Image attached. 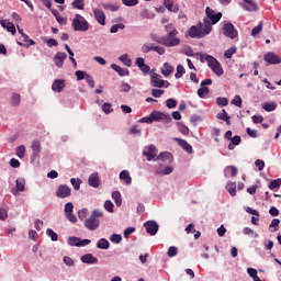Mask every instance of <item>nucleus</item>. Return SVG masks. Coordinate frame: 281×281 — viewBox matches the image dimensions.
I'll list each match as a JSON object with an SVG mask.
<instances>
[{"mask_svg":"<svg viewBox=\"0 0 281 281\" xmlns=\"http://www.w3.org/2000/svg\"><path fill=\"white\" fill-rule=\"evenodd\" d=\"M212 33V26L204 22H198L196 25H193L188 31V36L190 38H205V36Z\"/></svg>","mask_w":281,"mask_h":281,"instance_id":"f257e3e1","label":"nucleus"},{"mask_svg":"<svg viewBox=\"0 0 281 281\" xmlns=\"http://www.w3.org/2000/svg\"><path fill=\"white\" fill-rule=\"evenodd\" d=\"M195 56H200L201 63H207L210 69L215 74V76H223V66H221V61L214 56L201 53H195Z\"/></svg>","mask_w":281,"mask_h":281,"instance_id":"f03ea898","label":"nucleus"},{"mask_svg":"<svg viewBox=\"0 0 281 281\" xmlns=\"http://www.w3.org/2000/svg\"><path fill=\"white\" fill-rule=\"evenodd\" d=\"M71 25L75 32H89V21L81 14H75Z\"/></svg>","mask_w":281,"mask_h":281,"instance_id":"7ed1b4c3","label":"nucleus"},{"mask_svg":"<svg viewBox=\"0 0 281 281\" xmlns=\"http://www.w3.org/2000/svg\"><path fill=\"white\" fill-rule=\"evenodd\" d=\"M205 12L206 18L203 19L204 25L209 24L212 27V25H216V23L223 19L222 12L215 13L210 7H206Z\"/></svg>","mask_w":281,"mask_h":281,"instance_id":"20e7f679","label":"nucleus"},{"mask_svg":"<svg viewBox=\"0 0 281 281\" xmlns=\"http://www.w3.org/2000/svg\"><path fill=\"white\" fill-rule=\"evenodd\" d=\"M179 31L172 30L166 36H164V45L165 47H177L181 45V40L177 37Z\"/></svg>","mask_w":281,"mask_h":281,"instance_id":"39448f33","label":"nucleus"},{"mask_svg":"<svg viewBox=\"0 0 281 281\" xmlns=\"http://www.w3.org/2000/svg\"><path fill=\"white\" fill-rule=\"evenodd\" d=\"M150 86L156 89H168V87H170V82L168 80L161 79L159 74L154 72L150 76Z\"/></svg>","mask_w":281,"mask_h":281,"instance_id":"423d86ee","label":"nucleus"},{"mask_svg":"<svg viewBox=\"0 0 281 281\" xmlns=\"http://www.w3.org/2000/svg\"><path fill=\"white\" fill-rule=\"evenodd\" d=\"M223 34L232 41H234V38H238V31L236 30V27H234V24H232L231 22H224Z\"/></svg>","mask_w":281,"mask_h":281,"instance_id":"0eeeda50","label":"nucleus"},{"mask_svg":"<svg viewBox=\"0 0 281 281\" xmlns=\"http://www.w3.org/2000/svg\"><path fill=\"white\" fill-rule=\"evenodd\" d=\"M143 157H146L147 161H157V147L155 145L144 147Z\"/></svg>","mask_w":281,"mask_h":281,"instance_id":"6e6552de","label":"nucleus"},{"mask_svg":"<svg viewBox=\"0 0 281 281\" xmlns=\"http://www.w3.org/2000/svg\"><path fill=\"white\" fill-rule=\"evenodd\" d=\"M64 213L69 223H78V217L74 214V203H66L64 206Z\"/></svg>","mask_w":281,"mask_h":281,"instance_id":"1a4fd4ad","label":"nucleus"},{"mask_svg":"<svg viewBox=\"0 0 281 281\" xmlns=\"http://www.w3.org/2000/svg\"><path fill=\"white\" fill-rule=\"evenodd\" d=\"M151 117L154 122H165V124H170V122H172L170 114L160 111L151 112Z\"/></svg>","mask_w":281,"mask_h":281,"instance_id":"9d476101","label":"nucleus"},{"mask_svg":"<svg viewBox=\"0 0 281 281\" xmlns=\"http://www.w3.org/2000/svg\"><path fill=\"white\" fill-rule=\"evenodd\" d=\"M56 196L58 199H69L71 196V188L67 184H59L56 190Z\"/></svg>","mask_w":281,"mask_h":281,"instance_id":"9b49d317","label":"nucleus"},{"mask_svg":"<svg viewBox=\"0 0 281 281\" xmlns=\"http://www.w3.org/2000/svg\"><path fill=\"white\" fill-rule=\"evenodd\" d=\"M263 60L267 63V65H281V57L273 52L267 53L263 56Z\"/></svg>","mask_w":281,"mask_h":281,"instance_id":"f8f14e48","label":"nucleus"},{"mask_svg":"<svg viewBox=\"0 0 281 281\" xmlns=\"http://www.w3.org/2000/svg\"><path fill=\"white\" fill-rule=\"evenodd\" d=\"M144 227L149 236H157V232H159V224L155 221L145 222Z\"/></svg>","mask_w":281,"mask_h":281,"instance_id":"ddd939ff","label":"nucleus"},{"mask_svg":"<svg viewBox=\"0 0 281 281\" xmlns=\"http://www.w3.org/2000/svg\"><path fill=\"white\" fill-rule=\"evenodd\" d=\"M85 227L86 229H89L90 232H95V229H98V227H100V220L98 218H93V217H89L85 221Z\"/></svg>","mask_w":281,"mask_h":281,"instance_id":"4468645a","label":"nucleus"},{"mask_svg":"<svg viewBox=\"0 0 281 281\" xmlns=\"http://www.w3.org/2000/svg\"><path fill=\"white\" fill-rule=\"evenodd\" d=\"M240 3V8L246 10L247 12H256L258 10V3L254 0H243Z\"/></svg>","mask_w":281,"mask_h":281,"instance_id":"2eb2a0df","label":"nucleus"},{"mask_svg":"<svg viewBox=\"0 0 281 281\" xmlns=\"http://www.w3.org/2000/svg\"><path fill=\"white\" fill-rule=\"evenodd\" d=\"M53 60L56 67H58V69L63 68V65H65V60H67V53H56Z\"/></svg>","mask_w":281,"mask_h":281,"instance_id":"dca6fc26","label":"nucleus"},{"mask_svg":"<svg viewBox=\"0 0 281 281\" xmlns=\"http://www.w3.org/2000/svg\"><path fill=\"white\" fill-rule=\"evenodd\" d=\"M80 261L83 265H98V257L93 256L91 252H88L80 257Z\"/></svg>","mask_w":281,"mask_h":281,"instance_id":"f3484780","label":"nucleus"},{"mask_svg":"<svg viewBox=\"0 0 281 281\" xmlns=\"http://www.w3.org/2000/svg\"><path fill=\"white\" fill-rule=\"evenodd\" d=\"M176 142H178V145L188 153V155H192L194 153V149L192 148V145L189 144L188 140L182 138H175Z\"/></svg>","mask_w":281,"mask_h":281,"instance_id":"a211bd4d","label":"nucleus"},{"mask_svg":"<svg viewBox=\"0 0 281 281\" xmlns=\"http://www.w3.org/2000/svg\"><path fill=\"white\" fill-rule=\"evenodd\" d=\"M100 175L98 172H93L89 176L88 178V186H90V188H100Z\"/></svg>","mask_w":281,"mask_h":281,"instance_id":"6ab92c4d","label":"nucleus"},{"mask_svg":"<svg viewBox=\"0 0 281 281\" xmlns=\"http://www.w3.org/2000/svg\"><path fill=\"white\" fill-rule=\"evenodd\" d=\"M31 148L33 150L32 157L33 159H36V157L41 156V153L43 150V147L41 146V140L35 139L31 144Z\"/></svg>","mask_w":281,"mask_h":281,"instance_id":"aec40b11","label":"nucleus"},{"mask_svg":"<svg viewBox=\"0 0 281 281\" xmlns=\"http://www.w3.org/2000/svg\"><path fill=\"white\" fill-rule=\"evenodd\" d=\"M93 15L95 21L99 22L100 25H106V14H104V11L100 9H94Z\"/></svg>","mask_w":281,"mask_h":281,"instance_id":"412c9836","label":"nucleus"},{"mask_svg":"<svg viewBox=\"0 0 281 281\" xmlns=\"http://www.w3.org/2000/svg\"><path fill=\"white\" fill-rule=\"evenodd\" d=\"M172 172H175V168H172V166L164 167V165H159L155 171L156 175H162V176L172 175Z\"/></svg>","mask_w":281,"mask_h":281,"instance_id":"4be33fe9","label":"nucleus"},{"mask_svg":"<svg viewBox=\"0 0 281 281\" xmlns=\"http://www.w3.org/2000/svg\"><path fill=\"white\" fill-rule=\"evenodd\" d=\"M52 89L55 93H63L65 89V79H56L52 85Z\"/></svg>","mask_w":281,"mask_h":281,"instance_id":"5701e85b","label":"nucleus"},{"mask_svg":"<svg viewBox=\"0 0 281 281\" xmlns=\"http://www.w3.org/2000/svg\"><path fill=\"white\" fill-rule=\"evenodd\" d=\"M172 154L169 151H162L156 157V161H162L164 164H172Z\"/></svg>","mask_w":281,"mask_h":281,"instance_id":"b1692460","label":"nucleus"},{"mask_svg":"<svg viewBox=\"0 0 281 281\" xmlns=\"http://www.w3.org/2000/svg\"><path fill=\"white\" fill-rule=\"evenodd\" d=\"M111 69H113V71L119 74L121 76V78H124V76H131V70H128L127 68H122L121 66H119L116 64H112Z\"/></svg>","mask_w":281,"mask_h":281,"instance_id":"393cba45","label":"nucleus"},{"mask_svg":"<svg viewBox=\"0 0 281 281\" xmlns=\"http://www.w3.org/2000/svg\"><path fill=\"white\" fill-rule=\"evenodd\" d=\"M120 179L121 181H124L125 186H131V183H133V178H131L128 170L121 171Z\"/></svg>","mask_w":281,"mask_h":281,"instance_id":"a878e982","label":"nucleus"},{"mask_svg":"<svg viewBox=\"0 0 281 281\" xmlns=\"http://www.w3.org/2000/svg\"><path fill=\"white\" fill-rule=\"evenodd\" d=\"M161 74L165 76V78H168V76H171V74H175V67L170 65L169 63H165L161 68Z\"/></svg>","mask_w":281,"mask_h":281,"instance_id":"bb28decb","label":"nucleus"},{"mask_svg":"<svg viewBox=\"0 0 281 281\" xmlns=\"http://www.w3.org/2000/svg\"><path fill=\"white\" fill-rule=\"evenodd\" d=\"M15 188L16 190L12 191L14 195H16V192H24L25 190V180L23 178L15 180Z\"/></svg>","mask_w":281,"mask_h":281,"instance_id":"cd10ccee","label":"nucleus"},{"mask_svg":"<svg viewBox=\"0 0 281 281\" xmlns=\"http://www.w3.org/2000/svg\"><path fill=\"white\" fill-rule=\"evenodd\" d=\"M228 144V150H234L236 146H240V142H243V138H240L239 135L234 136L233 138L229 139Z\"/></svg>","mask_w":281,"mask_h":281,"instance_id":"c85d7f7f","label":"nucleus"},{"mask_svg":"<svg viewBox=\"0 0 281 281\" xmlns=\"http://www.w3.org/2000/svg\"><path fill=\"white\" fill-rule=\"evenodd\" d=\"M225 177H236L238 175V168L236 166H227L224 169Z\"/></svg>","mask_w":281,"mask_h":281,"instance_id":"c756f323","label":"nucleus"},{"mask_svg":"<svg viewBox=\"0 0 281 281\" xmlns=\"http://www.w3.org/2000/svg\"><path fill=\"white\" fill-rule=\"evenodd\" d=\"M111 247V243H109V239L101 238L97 241V249L106 250Z\"/></svg>","mask_w":281,"mask_h":281,"instance_id":"7c9ffc66","label":"nucleus"},{"mask_svg":"<svg viewBox=\"0 0 281 281\" xmlns=\"http://www.w3.org/2000/svg\"><path fill=\"white\" fill-rule=\"evenodd\" d=\"M262 109L266 110L267 113H271L272 111H276V109H278V103H276L274 101L262 103Z\"/></svg>","mask_w":281,"mask_h":281,"instance_id":"2f4dec72","label":"nucleus"},{"mask_svg":"<svg viewBox=\"0 0 281 281\" xmlns=\"http://www.w3.org/2000/svg\"><path fill=\"white\" fill-rule=\"evenodd\" d=\"M119 60L123 63L125 67H133V59L128 57V54H123L119 57Z\"/></svg>","mask_w":281,"mask_h":281,"instance_id":"473e14b6","label":"nucleus"},{"mask_svg":"<svg viewBox=\"0 0 281 281\" xmlns=\"http://www.w3.org/2000/svg\"><path fill=\"white\" fill-rule=\"evenodd\" d=\"M112 199L116 207H120L122 205V193H120V191L112 192Z\"/></svg>","mask_w":281,"mask_h":281,"instance_id":"72a5a7b5","label":"nucleus"},{"mask_svg":"<svg viewBox=\"0 0 281 281\" xmlns=\"http://www.w3.org/2000/svg\"><path fill=\"white\" fill-rule=\"evenodd\" d=\"M183 74H186V68L183 67V65L179 64L175 74L176 80L183 78Z\"/></svg>","mask_w":281,"mask_h":281,"instance_id":"f704fd0d","label":"nucleus"},{"mask_svg":"<svg viewBox=\"0 0 281 281\" xmlns=\"http://www.w3.org/2000/svg\"><path fill=\"white\" fill-rule=\"evenodd\" d=\"M69 247H80V237H68Z\"/></svg>","mask_w":281,"mask_h":281,"instance_id":"c9c22d12","label":"nucleus"},{"mask_svg":"<svg viewBox=\"0 0 281 281\" xmlns=\"http://www.w3.org/2000/svg\"><path fill=\"white\" fill-rule=\"evenodd\" d=\"M226 190L231 196H236V184L235 182H228L226 184Z\"/></svg>","mask_w":281,"mask_h":281,"instance_id":"e433bc0d","label":"nucleus"},{"mask_svg":"<svg viewBox=\"0 0 281 281\" xmlns=\"http://www.w3.org/2000/svg\"><path fill=\"white\" fill-rule=\"evenodd\" d=\"M21 104V94L13 93L11 97V106H19Z\"/></svg>","mask_w":281,"mask_h":281,"instance_id":"4c0bfd02","label":"nucleus"},{"mask_svg":"<svg viewBox=\"0 0 281 281\" xmlns=\"http://www.w3.org/2000/svg\"><path fill=\"white\" fill-rule=\"evenodd\" d=\"M15 155L20 159H23L25 157V145H20L15 148Z\"/></svg>","mask_w":281,"mask_h":281,"instance_id":"58836bf2","label":"nucleus"},{"mask_svg":"<svg viewBox=\"0 0 281 281\" xmlns=\"http://www.w3.org/2000/svg\"><path fill=\"white\" fill-rule=\"evenodd\" d=\"M103 207L104 210H106V212H109L110 214H113L115 211H114V207L115 205L113 204V202H111V200H106L103 204Z\"/></svg>","mask_w":281,"mask_h":281,"instance_id":"ea45409f","label":"nucleus"},{"mask_svg":"<svg viewBox=\"0 0 281 281\" xmlns=\"http://www.w3.org/2000/svg\"><path fill=\"white\" fill-rule=\"evenodd\" d=\"M180 54H183L184 56L193 57L194 50L190 46H184L181 48Z\"/></svg>","mask_w":281,"mask_h":281,"instance_id":"a19ab883","label":"nucleus"},{"mask_svg":"<svg viewBox=\"0 0 281 281\" xmlns=\"http://www.w3.org/2000/svg\"><path fill=\"white\" fill-rule=\"evenodd\" d=\"M280 186H281V178H278V179H274V180L270 181L269 189L270 190H277L278 188H280Z\"/></svg>","mask_w":281,"mask_h":281,"instance_id":"79ce46f5","label":"nucleus"},{"mask_svg":"<svg viewBox=\"0 0 281 281\" xmlns=\"http://www.w3.org/2000/svg\"><path fill=\"white\" fill-rule=\"evenodd\" d=\"M237 49L238 48L236 46H232L231 48L225 50L224 58H228V59L232 58L234 56V54H236Z\"/></svg>","mask_w":281,"mask_h":281,"instance_id":"37998d69","label":"nucleus"},{"mask_svg":"<svg viewBox=\"0 0 281 281\" xmlns=\"http://www.w3.org/2000/svg\"><path fill=\"white\" fill-rule=\"evenodd\" d=\"M63 262L66 265V267H76V261H74V259L69 256H64Z\"/></svg>","mask_w":281,"mask_h":281,"instance_id":"c03bdc74","label":"nucleus"},{"mask_svg":"<svg viewBox=\"0 0 281 281\" xmlns=\"http://www.w3.org/2000/svg\"><path fill=\"white\" fill-rule=\"evenodd\" d=\"M103 10H110V12H117L120 10V7L116 4H111V3H103L102 4Z\"/></svg>","mask_w":281,"mask_h":281,"instance_id":"a18cd8bd","label":"nucleus"},{"mask_svg":"<svg viewBox=\"0 0 281 281\" xmlns=\"http://www.w3.org/2000/svg\"><path fill=\"white\" fill-rule=\"evenodd\" d=\"M71 5L76 10H85V0H75Z\"/></svg>","mask_w":281,"mask_h":281,"instance_id":"49530a36","label":"nucleus"},{"mask_svg":"<svg viewBox=\"0 0 281 281\" xmlns=\"http://www.w3.org/2000/svg\"><path fill=\"white\" fill-rule=\"evenodd\" d=\"M70 183H71L74 190L78 191V190H80V186L82 184V180L76 179V178H71L70 179Z\"/></svg>","mask_w":281,"mask_h":281,"instance_id":"de8ad7c7","label":"nucleus"},{"mask_svg":"<svg viewBox=\"0 0 281 281\" xmlns=\"http://www.w3.org/2000/svg\"><path fill=\"white\" fill-rule=\"evenodd\" d=\"M177 254H179V248H177L176 246H171L168 248V251H167L168 258H175Z\"/></svg>","mask_w":281,"mask_h":281,"instance_id":"09e8293b","label":"nucleus"},{"mask_svg":"<svg viewBox=\"0 0 281 281\" xmlns=\"http://www.w3.org/2000/svg\"><path fill=\"white\" fill-rule=\"evenodd\" d=\"M46 236H49V238L56 243V240H58V234L56 232H54V229L52 228H47L46 229Z\"/></svg>","mask_w":281,"mask_h":281,"instance_id":"8fccbe9b","label":"nucleus"},{"mask_svg":"<svg viewBox=\"0 0 281 281\" xmlns=\"http://www.w3.org/2000/svg\"><path fill=\"white\" fill-rule=\"evenodd\" d=\"M243 234L245 236H251L252 238H258V233H255L254 229H251L250 227H245L243 229Z\"/></svg>","mask_w":281,"mask_h":281,"instance_id":"3c124183","label":"nucleus"},{"mask_svg":"<svg viewBox=\"0 0 281 281\" xmlns=\"http://www.w3.org/2000/svg\"><path fill=\"white\" fill-rule=\"evenodd\" d=\"M140 16L143 19H154L155 13L150 12L148 9H143L142 12H140Z\"/></svg>","mask_w":281,"mask_h":281,"instance_id":"603ef678","label":"nucleus"},{"mask_svg":"<svg viewBox=\"0 0 281 281\" xmlns=\"http://www.w3.org/2000/svg\"><path fill=\"white\" fill-rule=\"evenodd\" d=\"M143 54H148V52H155V45L154 44H143L142 46Z\"/></svg>","mask_w":281,"mask_h":281,"instance_id":"864d4df0","label":"nucleus"},{"mask_svg":"<svg viewBox=\"0 0 281 281\" xmlns=\"http://www.w3.org/2000/svg\"><path fill=\"white\" fill-rule=\"evenodd\" d=\"M110 240H111V243H114V245H120V243H122V235H120V234H112L110 236Z\"/></svg>","mask_w":281,"mask_h":281,"instance_id":"5fc2aeb1","label":"nucleus"},{"mask_svg":"<svg viewBox=\"0 0 281 281\" xmlns=\"http://www.w3.org/2000/svg\"><path fill=\"white\" fill-rule=\"evenodd\" d=\"M216 104L218 106H227L229 104V100H227V98H225V97H218L216 99Z\"/></svg>","mask_w":281,"mask_h":281,"instance_id":"6e6d98bb","label":"nucleus"},{"mask_svg":"<svg viewBox=\"0 0 281 281\" xmlns=\"http://www.w3.org/2000/svg\"><path fill=\"white\" fill-rule=\"evenodd\" d=\"M207 93H210V88L207 87H201L199 90H198V95L199 98H205L207 95Z\"/></svg>","mask_w":281,"mask_h":281,"instance_id":"4d7b16f0","label":"nucleus"},{"mask_svg":"<svg viewBox=\"0 0 281 281\" xmlns=\"http://www.w3.org/2000/svg\"><path fill=\"white\" fill-rule=\"evenodd\" d=\"M4 30H7V32H10L12 34V36H14V34H16V26H14V23H12V22H8Z\"/></svg>","mask_w":281,"mask_h":281,"instance_id":"13d9d810","label":"nucleus"},{"mask_svg":"<svg viewBox=\"0 0 281 281\" xmlns=\"http://www.w3.org/2000/svg\"><path fill=\"white\" fill-rule=\"evenodd\" d=\"M140 124H153V113H150L148 116L142 117L138 120Z\"/></svg>","mask_w":281,"mask_h":281,"instance_id":"bf43d9fd","label":"nucleus"},{"mask_svg":"<svg viewBox=\"0 0 281 281\" xmlns=\"http://www.w3.org/2000/svg\"><path fill=\"white\" fill-rule=\"evenodd\" d=\"M178 131L182 133V135H189L190 128L186 126L183 123H178Z\"/></svg>","mask_w":281,"mask_h":281,"instance_id":"052dcab7","label":"nucleus"},{"mask_svg":"<svg viewBox=\"0 0 281 281\" xmlns=\"http://www.w3.org/2000/svg\"><path fill=\"white\" fill-rule=\"evenodd\" d=\"M232 104L240 109V106H243V99L240 98V95H235L234 99L232 100Z\"/></svg>","mask_w":281,"mask_h":281,"instance_id":"680f3d73","label":"nucleus"},{"mask_svg":"<svg viewBox=\"0 0 281 281\" xmlns=\"http://www.w3.org/2000/svg\"><path fill=\"white\" fill-rule=\"evenodd\" d=\"M247 273L250 278H252V280L258 279V270H256L255 268H248L247 269Z\"/></svg>","mask_w":281,"mask_h":281,"instance_id":"e2e57ef3","label":"nucleus"},{"mask_svg":"<svg viewBox=\"0 0 281 281\" xmlns=\"http://www.w3.org/2000/svg\"><path fill=\"white\" fill-rule=\"evenodd\" d=\"M166 106H167V109H177V100L167 99Z\"/></svg>","mask_w":281,"mask_h":281,"instance_id":"0e129e2a","label":"nucleus"},{"mask_svg":"<svg viewBox=\"0 0 281 281\" xmlns=\"http://www.w3.org/2000/svg\"><path fill=\"white\" fill-rule=\"evenodd\" d=\"M164 93H166V91L161 90V89H153L151 90L153 98H161V95H164Z\"/></svg>","mask_w":281,"mask_h":281,"instance_id":"69168bd1","label":"nucleus"},{"mask_svg":"<svg viewBox=\"0 0 281 281\" xmlns=\"http://www.w3.org/2000/svg\"><path fill=\"white\" fill-rule=\"evenodd\" d=\"M262 32V23H259L251 30V36H258L259 33Z\"/></svg>","mask_w":281,"mask_h":281,"instance_id":"338daca9","label":"nucleus"},{"mask_svg":"<svg viewBox=\"0 0 281 281\" xmlns=\"http://www.w3.org/2000/svg\"><path fill=\"white\" fill-rule=\"evenodd\" d=\"M111 103H103L102 111L109 115V113H113V108H111Z\"/></svg>","mask_w":281,"mask_h":281,"instance_id":"774afa93","label":"nucleus"}]
</instances>
